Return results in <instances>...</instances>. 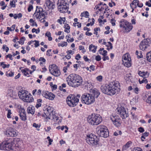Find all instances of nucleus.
Listing matches in <instances>:
<instances>
[{
	"mask_svg": "<svg viewBox=\"0 0 151 151\" xmlns=\"http://www.w3.org/2000/svg\"><path fill=\"white\" fill-rule=\"evenodd\" d=\"M95 59L97 61H99L101 60V58L100 55H98L96 56Z\"/></svg>",
	"mask_w": 151,
	"mask_h": 151,
	"instance_id": "53",
	"label": "nucleus"
},
{
	"mask_svg": "<svg viewBox=\"0 0 151 151\" xmlns=\"http://www.w3.org/2000/svg\"><path fill=\"white\" fill-rule=\"evenodd\" d=\"M138 74L139 76L142 77L143 78H146L149 77V73L147 71L144 72L139 71Z\"/></svg>",
	"mask_w": 151,
	"mask_h": 151,
	"instance_id": "21",
	"label": "nucleus"
},
{
	"mask_svg": "<svg viewBox=\"0 0 151 151\" xmlns=\"http://www.w3.org/2000/svg\"><path fill=\"white\" fill-rule=\"evenodd\" d=\"M81 16H84L86 18H88L89 16V13L87 11H86L84 13H82L81 14Z\"/></svg>",
	"mask_w": 151,
	"mask_h": 151,
	"instance_id": "37",
	"label": "nucleus"
},
{
	"mask_svg": "<svg viewBox=\"0 0 151 151\" xmlns=\"http://www.w3.org/2000/svg\"><path fill=\"white\" fill-rule=\"evenodd\" d=\"M42 100L41 99H38L37 100V103L36 105V107L37 108L40 107L41 106V103L42 102Z\"/></svg>",
	"mask_w": 151,
	"mask_h": 151,
	"instance_id": "32",
	"label": "nucleus"
},
{
	"mask_svg": "<svg viewBox=\"0 0 151 151\" xmlns=\"http://www.w3.org/2000/svg\"><path fill=\"white\" fill-rule=\"evenodd\" d=\"M36 89L32 91V94L33 96H40L41 93V90L39 89L37 91Z\"/></svg>",
	"mask_w": 151,
	"mask_h": 151,
	"instance_id": "27",
	"label": "nucleus"
},
{
	"mask_svg": "<svg viewBox=\"0 0 151 151\" xmlns=\"http://www.w3.org/2000/svg\"><path fill=\"white\" fill-rule=\"evenodd\" d=\"M22 68V67H21L19 68V69L20 70H21V71L22 72V73H25L26 72V71L27 72H29V70H30L29 69L27 68H26L24 69H22L21 70V69Z\"/></svg>",
	"mask_w": 151,
	"mask_h": 151,
	"instance_id": "43",
	"label": "nucleus"
},
{
	"mask_svg": "<svg viewBox=\"0 0 151 151\" xmlns=\"http://www.w3.org/2000/svg\"><path fill=\"white\" fill-rule=\"evenodd\" d=\"M123 64L125 66L128 68L131 66V60L123 61Z\"/></svg>",
	"mask_w": 151,
	"mask_h": 151,
	"instance_id": "26",
	"label": "nucleus"
},
{
	"mask_svg": "<svg viewBox=\"0 0 151 151\" xmlns=\"http://www.w3.org/2000/svg\"><path fill=\"white\" fill-rule=\"evenodd\" d=\"M19 98L24 102L30 103L33 101L32 95L28 92L25 90H20L18 92Z\"/></svg>",
	"mask_w": 151,
	"mask_h": 151,
	"instance_id": "3",
	"label": "nucleus"
},
{
	"mask_svg": "<svg viewBox=\"0 0 151 151\" xmlns=\"http://www.w3.org/2000/svg\"><path fill=\"white\" fill-rule=\"evenodd\" d=\"M81 58V56L79 54H77L76 57H75V59L76 60H78Z\"/></svg>",
	"mask_w": 151,
	"mask_h": 151,
	"instance_id": "59",
	"label": "nucleus"
},
{
	"mask_svg": "<svg viewBox=\"0 0 151 151\" xmlns=\"http://www.w3.org/2000/svg\"><path fill=\"white\" fill-rule=\"evenodd\" d=\"M149 133L147 132H145L142 134L141 137V139L142 141H143L145 139V137H147L149 135Z\"/></svg>",
	"mask_w": 151,
	"mask_h": 151,
	"instance_id": "29",
	"label": "nucleus"
},
{
	"mask_svg": "<svg viewBox=\"0 0 151 151\" xmlns=\"http://www.w3.org/2000/svg\"><path fill=\"white\" fill-rule=\"evenodd\" d=\"M58 46H61L63 47L64 46H66L67 45V42H63L62 43H60L58 44Z\"/></svg>",
	"mask_w": 151,
	"mask_h": 151,
	"instance_id": "41",
	"label": "nucleus"
},
{
	"mask_svg": "<svg viewBox=\"0 0 151 151\" xmlns=\"http://www.w3.org/2000/svg\"><path fill=\"white\" fill-rule=\"evenodd\" d=\"M11 139H9L8 141H5L2 142L0 145V149L1 150H12V145Z\"/></svg>",
	"mask_w": 151,
	"mask_h": 151,
	"instance_id": "11",
	"label": "nucleus"
},
{
	"mask_svg": "<svg viewBox=\"0 0 151 151\" xmlns=\"http://www.w3.org/2000/svg\"><path fill=\"white\" fill-rule=\"evenodd\" d=\"M65 128L66 129L65 130V132L66 133L68 132V128L66 126H62L61 127V129L62 130H63Z\"/></svg>",
	"mask_w": 151,
	"mask_h": 151,
	"instance_id": "48",
	"label": "nucleus"
},
{
	"mask_svg": "<svg viewBox=\"0 0 151 151\" xmlns=\"http://www.w3.org/2000/svg\"><path fill=\"white\" fill-rule=\"evenodd\" d=\"M138 130L139 132L141 133L145 131L144 129L141 127H139V128H138Z\"/></svg>",
	"mask_w": 151,
	"mask_h": 151,
	"instance_id": "54",
	"label": "nucleus"
},
{
	"mask_svg": "<svg viewBox=\"0 0 151 151\" xmlns=\"http://www.w3.org/2000/svg\"><path fill=\"white\" fill-rule=\"evenodd\" d=\"M15 1H16V0H12V1H10V4L11 6L12 7H14L15 5L14 3H15Z\"/></svg>",
	"mask_w": 151,
	"mask_h": 151,
	"instance_id": "46",
	"label": "nucleus"
},
{
	"mask_svg": "<svg viewBox=\"0 0 151 151\" xmlns=\"http://www.w3.org/2000/svg\"><path fill=\"white\" fill-rule=\"evenodd\" d=\"M128 22L126 20L122 19L119 21V27L120 28H122L123 29L125 28V26Z\"/></svg>",
	"mask_w": 151,
	"mask_h": 151,
	"instance_id": "22",
	"label": "nucleus"
},
{
	"mask_svg": "<svg viewBox=\"0 0 151 151\" xmlns=\"http://www.w3.org/2000/svg\"><path fill=\"white\" fill-rule=\"evenodd\" d=\"M51 74L55 77L59 76L60 75V72L58 66L55 65H52V67L49 69Z\"/></svg>",
	"mask_w": 151,
	"mask_h": 151,
	"instance_id": "12",
	"label": "nucleus"
},
{
	"mask_svg": "<svg viewBox=\"0 0 151 151\" xmlns=\"http://www.w3.org/2000/svg\"><path fill=\"white\" fill-rule=\"evenodd\" d=\"M139 2V1L138 0H134L132 3L130 4V6H134L135 5H136V3Z\"/></svg>",
	"mask_w": 151,
	"mask_h": 151,
	"instance_id": "45",
	"label": "nucleus"
},
{
	"mask_svg": "<svg viewBox=\"0 0 151 151\" xmlns=\"http://www.w3.org/2000/svg\"><path fill=\"white\" fill-rule=\"evenodd\" d=\"M33 126L36 128H40V125H38V124L35 123H34L33 124Z\"/></svg>",
	"mask_w": 151,
	"mask_h": 151,
	"instance_id": "64",
	"label": "nucleus"
},
{
	"mask_svg": "<svg viewBox=\"0 0 151 151\" xmlns=\"http://www.w3.org/2000/svg\"><path fill=\"white\" fill-rule=\"evenodd\" d=\"M66 80L69 86L74 88L77 87L81 86L83 82L82 78L75 73L70 74L66 78Z\"/></svg>",
	"mask_w": 151,
	"mask_h": 151,
	"instance_id": "2",
	"label": "nucleus"
},
{
	"mask_svg": "<svg viewBox=\"0 0 151 151\" xmlns=\"http://www.w3.org/2000/svg\"><path fill=\"white\" fill-rule=\"evenodd\" d=\"M33 6L32 5L29 6L28 8V11L29 12H30L31 10L33 9Z\"/></svg>",
	"mask_w": 151,
	"mask_h": 151,
	"instance_id": "62",
	"label": "nucleus"
},
{
	"mask_svg": "<svg viewBox=\"0 0 151 151\" xmlns=\"http://www.w3.org/2000/svg\"><path fill=\"white\" fill-rule=\"evenodd\" d=\"M97 80L100 82L102 81V76H99L96 77Z\"/></svg>",
	"mask_w": 151,
	"mask_h": 151,
	"instance_id": "51",
	"label": "nucleus"
},
{
	"mask_svg": "<svg viewBox=\"0 0 151 151\" xmlns=\"http://www.w3.org/2000/svg\"><path fill=\"white\" fill-rule=\"evenodd\" d=\"M98 135L100 136L106 138L109 136V132L107 127L104 125L98 126L96 129Z\"/></svg>",
	"mask_w": 151,
	"mask_h": 151,
	"instance_id": "6",
	"label": "nucleus"
},
{
	"mask_svg": "<svg viewBox=\"0 0 151 151\" xmlns=\"http://www.w3.org/2000/svg\"><path fill=\"white\" fill-rule=\"evenodd\" d=\"M45 4L49 9H53L54 5L50 0H46Z\"/></svg>",
	"mask_w": 151,
	"mask_h": 151,
	"instance_id": "20",
	"label": "nucleus"
},
{
	"mask_svg": "<svg viewBox=\"0 0 151 151\" xmlns=\"http://www.w3.org/2000/svg\"><path fill=\"white\" fill-rule=\"evenodd\" d=\"M47 111L48 112V113L50 115L49 119H53L54 121L56 122L58 120V117L54 116L53 115H51L52 113V111H53V109L50 107H48L47 109Z\"/></svg>",
	"mask_w": 151,
	"mask_h": 151,
	"instance_id": "17",
	"label": "nucleus"
},
{
	"mask_svg": "<svg viewBox=\"0 0 151 151\" xmlns=\"http://www.w3.org/2000/svg\"><path fill=\"white\" fill-rule=\"evenodd\" d=\"M127 24L125 26V28L123 29L124 32L127 33L129 32L133 27L131 23L128 22Z\"/></svg>",
	"mask_w": 151,
	"mask_h": 151,
	"instance_id": "18",
	"label": "nucleus"
},
{
	"mask_svg": "<svg viewBox=\"0 0 151 151\" xmlns=\"http://www.w3.org/2000/svg\"><path fill=\"white\" fill-rule=\"evenodd\" d=\"M91 92L93 93L92 95H93V96H94V98H97L100 94L99 90L96 88H94L92 90Z\"/></svg>",
	"mask_w": 151,
	"mask_h": 151,
	"instance_id": "23",
	"label": "nucleus"
},
{
	"mask_svg": "<svg viewBox=\"0 0 151 151\" xmlns=\"http://www.w3.org/2000/svg\"><path fill=\"white\" fill-rule=\"evenodd\" d=\"M103 59L104 61H105L106 60H109V58L108 56H106V55H104Z\"/></svg>",
	"mask_w": 151,
	"mask_h": 151,
	"instance_id": "61",
	"label": "nucleus"
},
{
	"mask_svg": "<svg viewBox=\"0 0 151 151\" xmlns=\"http://www.w3.org/2000/svg\"><path fill=\"white\" fill-rule=\"evenodd\" d=\"M0 66H2L3 68H6V65L4 64V62L0 63Z\"/></svg>",
	"mask_w": 151,
	"mask_h": 151,
	"instance_id": "58",
	"label": "nucleus"
},
{
	"mask_svg": "<svg viewBox=\"0 0 151 151\" xmlns=\"http://www.w3.org/2000/svg\"><path fill=\"white\" fill-rule=\"evenodd\" d=\"M134 92L136 94L138 93L139 89L137 87L133 89Z\"/></svg>",
	"mask_w": 151,
	"mask_h": 151,
	"instance_id": "60",
	"label": "nucleus"
},
{
	"mask_svg": "<svg viewBox=\"0 0 151 151\" xmlns=\"http://www.w3.org/2000/svg\"><path fill=\"white\" fill-rule=\"evenodd\" d=\"M136 54L137 56V57L138 58H141L143 56L142 54V52L140 51L139 52L137 50H136Z\"/></svg>",
	"mask_w": 151,
	"mask_h": 151,
	"instance_id": "38",
	"label": "nucleus"
},
{
	"mask_svg": "<svg viewBox=\"0 0 151 151\" xmlns=\"http://www.w3.org/2000/svg\"><path fill=\"white\" fill-rule=\"evenodd\" d=\"M131 60V58L130 57L128 53H126L122 57V61H124V60Z\"/></svg>",
	"mask_w": 151,
	"mask_h": 151,
	"instance_id": "28",
	"label": "nucleus"
},
{
	"mask_svg": "<svg viewBox=\"0 0 151 151\" xmlns=\"http://www.w3.org/2000/svg\"><path fill=\"white\" fill-rule=\"evenodd\" d=\"M12 114L11 112V111L10 109H9L8 110V113L7 114V117L8 118H11V115Z\"/></svg>",
	"mask_w": 151,
	"mask_h": 151,
	"instance_id": "47",
	"label": "nucleus"
},
{
	"mask_svg": "<svg viewBox=\"0 0 151 151\" xmlns=\"http://www.w3.org/2000/svg\"><path fill=\"white\" fill-rule=\"evenodd\" d=\"M3 48L5 49L6 51L7 52L9 50V48L8 47L6 46L5 45H4L3 46Z\"/></svg>",
	"mask_w": 151,
	"mask_h": 151,
	"instance_id": "57",
	"label": "nucleus"
},
{
	"mask_svg": "<svg viewBox=\"0 0 151 151\" xmlns=\"http://www.w3.org/2000/svg\"><path fill=\"white\" fill-rule=\"evenodd\" d=\"M22 17V15L21 13L19 14H15L14 15V19H16L17 18H19Z\"/></svg>",
	"mask_w": 151,
	"mask_h": 151,
	"instance_id": "39",
	"label": "nucleus"
},
{
	"mask_svg": "<svg viewBox=\"0 0 151 151\" xmlns=\"http://www.w3.org/2000/svg\"><path fill=\"white\" fill-rule=\"evenodd\" d=\"M64 28H65V29H67L68 30H69L70 28V26L68 24H65Z\"/></svg>",
	"mask_w": 151,
	"mask_h": 151,
	"instance_id": "55",
	"label": "nucleus"
},
{
	"mask_svg": "<svg viewBox=\"0 0 151 151\" xmlns=\"http://www.w3.org/2000/svg\"><path fill=\"white\" fill-rule=\"evenodd\" d=\"M19 116L21 119L22 121H25L26 120V114L24 109H22L21 110V112L19 113Z\"/></svg>",
	"mask_w": 151,
	"mask_h": 151,
	"instance_id": "19",
	"label": "nucleus"
},
{
	"mask_svg": "<svg viewBox=\"0 0 151 151\" xmlns=\"http://www.w3.org/2000/svg\"><path fill=\"white\" fill-rule=\"evenodd\" d=\"M60 18V19H59L58 20V22L60 24H61L63 22L64 23L65 20V18Z\"/></svg>",
	"mask_w": 151,
	"mask_h": 151,
	"instance_id": "42",
	"label": "nucleus"
},
{
	"mask_svg": "<svg viewBox=\"0 0 151 151\" xmlns=\"http://www.w3.org/2000/svg\"><path fill=\"white\" fill-rule=\"evenodd\" d=\"M66 102L68 105L71 107L76 106L79 101V99L73 95H70L67 97Z\"/></svg>",
	"mask_w": 151,
	"mask_h": 151,
	"instance_id": "10",
	"label": "nucleus"
},
{
	"mask_svg": "<svg viewBox=\"0 0 151 151\" xmlns=\"http://www.w3.org/2000/svg\"><path fill=\"white\" fill-rule=\"evenodd\" d=\"M110 119L116 127L119 126L121 124L120 119L118 115L112 114L110 116Z\"/></svg>",
	"mask_w": 151,
	"mask_h": 151,
	"instance_id": "14",
	"label": "nucleus"
},
{
	"mask_svg": "<svg viewBox=\"0 0 151 151\" xmlns=\"http://www.w3.org/2000/svg\"><path fill=\"white\" fill-rule=\"evenodd\" d=\"M5 134L7 136L12 137H16L17 135L16 130L11 127L9 128L5 132Z\"/></svg>",
	"mask_w": 151,
	"mask_h": 151,
	"instance_id": "15",
	"label": "nucleus"
},
{
	"mask_svg": "<svg viewBox=\"0 0 151 151\" xmlns=\"http://www.w3.org/2000/svg\"><path fill=\"white\" fill-rule=\"evenodd\" d=\"M132 142L131 141H129L127 142L126 144L123 147V149H126L127 148L129 147L132 144Z\"/></svg>",
	"mask_w": 151,
	"mask_h": 151,
	"instance_id": "30",
	"label": "nucleus"
},
{
	"mask_svg": "<svg viewBox=\"0 0 151 151\" xmlns=\"http://www.w3.org/2000/svg\"><path fill=\"white\" fill-rule=\"evenodd\" d=\"M12 94L10 95L11 97L13 98V99H16L17 98V93H16L15 91H12Z\"/></svg>",
	"mask_w": 151,
	"mask_h": 151,
	"instance_id": "35",
	"label": "nucleus"
},
{
	"mask_svg": "<svg viewBox=\"0 0 151 151\" xmlns=\"http://www.w3.org/2000/svg\"><path fill=\"white\" fill-rule=\"evenodd\" d=\"M51 93L47 91H43L42 93V95L43 97H45L46 99H47V96H49V94H50Z\"/></svg>",
	"mask_w": 151,
	"mask_h": 151,
	"instance_id": "31",
	"label": "nucleus"
},
{
	"mask_svg": "<svg viewBox=\"0 0 151 151\" xmlns=\"http://www.w3.org/2000/svg\"><path fill=\"white\" fill-rule=\"evenodd\" d=\"M39 60L40 61H42V62H40V65L43 64L44 63H45L46 61L45 59L43 57L40 58L39 59Z\"/></svg>",
	"mask_w": 151,
	"mask_h": 151,
	"instance_id": "44",
	"label": "nucleus"
},
{
	"mask_svg": "<svg viewBox=\"0 0 151 151\" xmlns=\"http://www.w3.org/2000/svg\"><path fill=\"white\" fill-rule=\"evenodd\" d=\"M34 42H35V47H37L40 45L39 42V41L35 40H34Z\"/></svg>",
	"mask_w": 151,
	"mask_h": 151,
	"instance_id": "49",
	"label": "nucleus"
},
{
	"mask_svg": "<svg viewBox=\"0 0 151 151\" xmlns=\"http://www.w3.org/2000/svg\"><path fill=\"white\" fill-rule=\"evenodd\" d=\"M57 5L58 11L62 13L67 12L69 8V4L67 0H58Z\"/></svg>",
	"mask_w": 151,
	"mask_h": 151,
	"instance_id": "5",
	"label": "nucleus"
},
{
	"mask_svg": "<svg viewBox=\"0 0 151 151\" xmlns=\"http://www.w3.org/2000/svg\"><path fill=\"white\" fill-rule=\"evenodd\" d=\"M100 29L99 27L98 28H96L94 29V30L95 32L94 34L96 35H97V34L98 32L97 31L98 30L100 31Z\"/></svg>",
	"mask_w": 151,
	"mask_h": 151,
	"instance_id": "52",
	"label": "nucleus"
},
{
	"mask_svg": "<svg viewBox=\"0 0 151 151\" xmlns=\"http://www.w3.org/2000/svg\"><path fill=\"white\" fill-rule=\"evenodd\" d=\"M149 44L148 40H147L144 39L140 44V49L142 50H145L149 46Z\"/></svg>",
	"mask_w": 151,
	"mask_h": 151,
	"instance_id": "16",
	"label": "nucleus"
},
{
	"mask_svg": "<svg viewBox=\"0 0 151 151\" xmlns=\"http://www.w3.org/2000/svg\"><path fill=\"white\" fill-rule=\"evenodd\" d=\"M27 111L28 113L33 114L35 113V108L32 106H30L28 107Z\"/></svg>",
	"mask_w": 151,
	"mask_h": 151,
	"instance_id": "24",
	"label": "nucleus"
},
{
	"mask_svg": "<svg viewBox=\"0 0 151 151\" xmlns=\"http://www.w3.org/2000/svg\"><path fill=\"white\" fill-rule=\"evenodd\" d=\"M12 56L11 54H9L6 55V58H9L11 60H12L13 59Z\"/></svg>",
	"mask_w": 151,
	"mask_h": 151,
	"instance_id": "63",
	"label": "nucleus"
},
{
	"mask_svg": "<svg viewBox=\"0 0 151 151\" xmlns=\"http://www.w3.org/2000/svg\"><path fill=\"white\" fill-rule=\"evenodd\" d=\"M82 102L89 105L93 104L95 101V98L93 95L89 93H86L82 95L81 97Z\"/></svg>",
	"mask_w": 151,
	"mask_h": 151,
	"instance_id": "9",
	"label": "nucleus"
},
{
	"mask_svg": "<svg viewBox=\"0 0 151 151\" xmlns=\"http://www.w3.org/2000/svg\"><path fill=\"white\" fill-rule=\"evenodd\" d=\"M51 33L50 32H47L45 34V35L48 37V40L51 41L52 40V38L51 37Z\"/></svg>",
	"mask_w": 151,
	"mask_h": 151,
	"instance_id": "34",
	"label": "nucleus"
},
{
	"mask_svg": "<svg viewBox=\"0 0 151 151\" xmlns=\"http://www.w3.org/2000/svg\"><path fill=\"white\" fill-rule=\"evenodd\" d=\"M20 40L18 42L22 45H23L24 44V41L25 40V38L24 37H22Z\"/></svg>",
	"mask_w": 151,
	"mask_h": 151,
	"instance_id": "40",
	"label": "nucleus"
},
{
	"mask_svg": "<svg viewBox=\"0 0 151 151\" xmlns=\"http://www.w3.org/2000/svg\"><path fill=\"white\" fill-rule=\"evenodd\" d=\"M88 123L93 125H98L102 121L101 116L97 114H92L87 117Z\"/></svg>",
	"mask_w": 151,
	"mask_h": 151,
	"instance_id": "4",
	"label": "nucleus"
},
{
	"mask_svg": "<svg viewBox=\"0 0 151 151\" xmlns=\"http://www.w3.org/2000/svg\"><path fill=\"white\" fill-rule=\"evenodd\" d=\"M86 141L89 145L94 147H96L98 145L99 142V140L97 136L92 134L87 136Z\"/></svg>",
	"mask_w": 151,
	"mask_h": 151,
	"instance_id": "8",
	"label": "nucleus"
},
{
	"mask_svg": "<svg viewBox=\"0 0 151 151\" xmlns=\"http://www.w3.org/2000/svg\"><path fill=\"white\" fill-rule=\"evenodd\" d=\"M97 48V46H95L92 44L90 45L89 47V51L92 52L94 53L96 52Z\"/></svg>",
	"mask_w": 151,
	"mask_h": 151,
	"instance_id": "25",
	"label": "nucleus"
},
{
	"mask_svg": "<svg viewBox=\"0 0 151 151\" xmlns=\"http://www.w3.org/2000/svg\"><path fill=\"white\" fill-rule=\"evenodd\" d=\"M119 83L115 82H110L109 84H106L101 86L102 91L105 94L113 95L118 93L120 91Z\"/></svg>",
	"mask_w": 151,
	"mask_h": 151,
	"instance_id": "1",
	"label": "nucleus"
},
{
	"mask_svg": "<svg viewBox=\"0 0 151 151\" xmlns=\"http://www.w3.org/2000/svg\"><path fill=\"white\" fill-rule=\"evenodd\" d=\"M116 109L118 113L120 115L122 119H125L129 116L128 112L126 111L124 107L122 106L118 107Z\"/></svg>",
	"mask_w": 151,
	"mask_h": 151,
	"instance_id": "13",
	"label": "nucleus"
},
{
	"mask_svg": "<svg viewBox=\"0 0 151 151\" xmlns=\"http://www.w3.org/2000/svg\"><path fill=\"white\" fill-rule=\"evenodd\" d=\"M147 60L151 63V51L148 52L146 55Z\"/></svg>",
	"mask_w": 151,
	"mask_h": 151,
	"instance_id": "33",
	"label": "nucleus"
},
{
	"mask_svg": "<svg viewBox=\"0 0 151 151\" xmlns=\"http://www.w3.org/2000/svg\"><path fill=\"white\" fill-rule=\"evenodd\" d=\"M115 22L116 20L114 18H112L111 19V23L113 26H114L115 25Z\"/></svg>",
	"mask_w": 151,
	"mask_h": 151,
	"instance_id": "50",
	"label": "nucleus"
},
{
	"mask_svg": "<svg viewBox=\"0 0 151 151\" xmlns=\"http://www.w3.org/2000/svg\"><path fill=\"white\" fill-rule=\"evenodd\" d=\"M46 14V12L43 11V9L41 7L37 6L33 17L34 18L39 19L41 21L42 19L45 18Z\"/></svg>",
	"mask_w": 151,
	"mask_h": 151,
	"instance_id": "7",
	"label": "nucleus"
},
{
	"mask_svg": "<svg viewBox=\"0 0 151 151\" xmlns=\"http://www.w3.org/2000/svg\"><path fill=\"white\" fill-rule=\"evenodd\" d=\"M49 96H47V99L50 100H53L55 97V95L51 93L50 94H49Z\"/></svg>",
	"mask_w": 151,
	"mask_h": 151,
	"instance_id": "36",
	"label": "nucleus"
},
{
	"mask_svg": "<svg viewBox=\"0 0 151 151\" xmlns=\"http://www.w3.org/2000/svg\"><path fill=\"white\" fill-rule=\"evenodd\" d=\"M146 102L147 103L151 104V96L148 97Z\"/></svg>",
	"mask_w": 151,
	"mask_h": 151,
	"instance_id": "56",
	"label": "nucleus"
}]
</instances>
